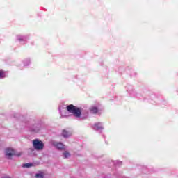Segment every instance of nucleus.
Here are the masks:
<instances>
[{
  "label": "nucleus",
  "instance_id": "nucleus-1",
  "mask_svg": "<svg viewBox=\"0 0 178 178\" xmlns=\"http://www.w3.org/2000/svg\"><path fill=\"white\" fill-rule=\"evenodd\" d=\"M66 109L69 113H72L75 118H81V108L77 107L73 104L67 106Z\"/></svg>",
  "mask_w": 178,
  "mask_h": 178
},
{
  "label": "nucleus",
  "instance_id": "nucleus-2",
  "mask_svg": "<svg viewBox=\"0 0 178 178\" xmlns=\"http://www.w3.org/2000/svg\"><path fill=\"white\" fill-rule=\"evenodd\" d=\"M33 146L36 151H42L44 149V143L38 139L33 140Z\"/></svg>",
  "mask_w": 178,
  "mask_h": 178
},
{
  "label": "nucleus",
  "instance_id": "nucleus-3",
  "mask_svg": "<svg viewBox=\"0 0 178 178\" xmlns=\"http://www.w3.org/2000/svg\"><path fill=\"white\" fill-rule=\"evenodd\" d=\"M5 155L6 158L7 159H12V156H14V155H16V153L15 152V150L12 148H7L5 151Z\"/></svg>",
  "mask_w": 178,
  "mask_h": 178
},
{
  "label": "nucleus",
  "instance_id": "nucleus-4",
  "mask_svg": "<svg viewBox=\"0 0 178 178\" xmlns=\"http://www.w3.org/2000/svg\"><path fill=\"white\" fill-rule=\"evenodd\" d=\"M54 145L57 148V149H65V145L61 143H54Z\"/></svg>",
  "mask_w": 178,
  "mask_h": 178
},
{
  "label": "nucleus",
  "instance_id": "nucleus-5",
  "mask_svg": "<svg viewBox=\"0 0 178 178\" xmlns=\"http://www.w3.org/2000/svg\"><path fill=\"white\" fill-rule=\"evenodd\" d=\"M90 111L92 113H94V114L98 113V108L96 106L91 107Z\"/></svg>",
  "mask_w": 178,
  "mask_h": 178
},
{
  "label": "nucleus",
  "instance_id": "nucleus-6",
  "mask_svg": "<svg viewBox=\"0 0 178 178\" xmlns=\"http://www.w3.org/2000/svg\"><path fill=\"white\" fill-rule=\"evenodd\" d=\"M95 130H101V129H102V125H101V123L95 124Z\"/></svg>",
  "mask_w": 178,
  "mask_h": 178
},
{
  "label": "nucleus",
  "instance_id": "nucleus-7",
  "mask_svg": "<svg viewBox=\"0 0 178 178\" xmlns=\"http://www.w3.org/2000/svg\"><path fill=\"white\" fill-rule=\"evenodd\" d=\"M6 77V75H5V71L0 70V79H3Z\"/></svg>",
  "mask_w": 178,
  "mask_h": 178
},
{
  "label": "nucleus",
  "instance_id": "nucleus-8",
  "mask_svg": "<svg viewBox=\"0 0 178 178\" xmlns=\"http://www.w3.org/2000/svg\"><path fill=\"white\" fill-rule=\"evenodd\" d=\"M63 137H69V133L66 130L63 131Z\"/></svg>",
  "mask_w": 178,
  "mask_h": 178
},
{
  "label": "nucleus",
  "instance_id": "nucleus-9",
  "mask_svg": "<svg viewBox=\"0 0 178 178\" xmlns=\"http://www.w3.org/2000/svg\"><path fill=\"white\" fill-rule=\"evenodd\" d=\"M64 158H69V156H70V153H69L68 152H65L63 154Z\"/></svg>",
  "mask_w": 178,
  "mask_h": 178
},
{
  "label": "nucleus",
  "instance_id": "nucleus-10",
  "mask_svg": "<svg viewBox=\"0 0 178 178\" xmlns=\"http://www.w3.org/2000/svg\"><path fill=\"white\" fill-rule=\"evenodd\" d=\"M31 166H33V164L31 163H26V164H24L23 165L24 168H31Z\"/></svg>",
  "mask_w": 178,
  "mask_h": 178
},
{
  "label": "nucleus",
  "instance_id": "nucleus-11",
  "mask_svg": "<svg viewBox=\"0 0 178 178\" xmlns=\"http://www.w3.org/2000/svg\"><path fill=\"white\" fill-rule=\"evenodd\" d=\"M36 178H44V176L41 174H36Z\"/></svg>",
  "mask_w": 178,
  "mask_h": 178
}]
</instances>
